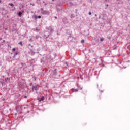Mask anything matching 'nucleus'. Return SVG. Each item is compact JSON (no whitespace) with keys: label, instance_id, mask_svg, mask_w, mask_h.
<instances>
[{"label":"nucleus","instance_id":"f257e3e1","mask_svg":"<svg viewBox=\"0 0 130 130\" xmlns=\"http://www.w3.org/2000/svg\"><path fill=\"white\" fill-rule=\"evenodd\" d=\"M99 40L101 42H102L104 40V38H101L100 37H96V39L95 40V41L96 42H99Z\"/></svg>","mask_w":130,"mask_h":130},{"label":"nucleus","instance_id":"f03ea898","mask_svg":"<svg viewBox=\"0 0 130 130\" xmlns=\"http://www.w3.org/2000/svg\"><path fill=\"white\" fill-rule=\"evenodd\" d=\"M41 14L43 15H49V11L47 10H42L41 11Z\"/></svg>","mask_w":130,"mask_h":130},{"label":"nucleus","instance_id":"7ed1b4c3","mask_svg":"<svg viewBox=\"0 0 130 130\" xmlns=\"http://www.w3.org/2000/svg\"><path fill=\"white\" fill-rule=\"evenodd\" d=\"M32 90H35L36 91H37V86H34L32 87Z\"/></svg>","mask_w":130,"mask_h":130},{"label":"nucleus","instance_id":"20e7f679","mask_svg":"<svg viewBox=\"0 0 130 130\" xmlns=\"http://www.w3.org/2000/svg\"><path fill=\"white\" fill-rule=\"evenodd\" d=\"M44 99H45L44 96H42L40 100H39V101H42V100H44Z\"/></svg>","mask_w":130,"mask_h":130},{"label":"nucleus","instance_id":"39448f33","mask_svg":"<svg viewBox=\"0 0 130 130\" xmlns=\"http://www.w3.org/2000/svg\"><path fill=\"white\" fill-rule=\"evenodd\" d=\"M18 16H19V17H22V12H19L18 13Z\"/></svg>","mask_w":130,"mask_h":130},{"label":"nucleus","instance_id":"423d86ee","mask_svg":"<svg viewBox=\"0 0 130 130\" xmlns=\"http://www.w3.org/2000/svg\"><path fill=\"white\" fill-rule=\"evenodd\" d=\"M9 5L11 6V7H14V4L13 3H9Z\"/></svg>","mask_w":130,"mask_h":130},{"label":"nucleus","instance_id":"0eeeda50","mask_svg":"<svg viewBox=\"0 0 130 130\" xmlns=\"http://www.w3.org/2000/svg\"><path fill=\"white\" fill-rule=\"evenodd\" d=\"M34 17L35 18V19H38V17L36 15H34Z\"/></svg>","mask_w":130,"mask_h":130},{"label":"nucleus","instance_id":"6e6552de","mask_svg":"<svg viewBox=\"0 0 130 130\" xmlns=\"http://www.w3.org/2000/svg\"><path fill=\"white\" fill-rule=\"evenodd\" d=\"M5 82H8V80H10V78H5Z\"/></svg>","mask_w":130,"mask_h":130},{"label":"nucleus","instance_id":"1a4fd4ad","mask_svg":"<svg viewBox=\"0 0 130 130\" xmlns=\"http://www.w3.org/2000/svg\"><path fill=\"white\" fill-rule=\"evenodd\" d=\"M73 92H78V89H72Z\"/></svg>","mask_w":130,"mask_h":130},{"label":"nucleus","instance_id":"9d476101","mask_svg":"<svg viewBox=\"0 0 130 130\" xmlns=\"http://www.w3.org/2000/svg\"><path fill=\"white\" fill-rule=\"evenodd\" d=\"M19 44H20L21 46H23V43H22V42H20L19 43Z\"/></svg>","mask_w":130,"mask_h":130},{"label":"nucleus","instance_id":"9b49d317","mask_svg":"<svg viewBox=\"0 0 130 130\" xmlns=\"http://www.w3.org/2000/svg\"><path fill=\"white\" fill-rule=\"evenodd\" d=\"M50 32H53V28H50Z\"/></svg>","mask_w":130,"mask_h":130},{"label":"nucleus","instance_id":"f8f14e48","mask_svg":"<svg viewBox=\"0 0 130 130\" xmlns=\"http://www.w3.org/2000/svg\"><path fill=\"white\" fill-rule=\"evenodd\" d=\"M38 19H41V16L39 15V16H38Z\"/></svg>","mask_w":130,"mask_h":130},{"label":"nucleus","instance_id":"ddd939ff","mask_svg":"<svg viewBox=\"0 0 130 130\" xmlns=\"http://www.w3.org/2000/svg\"><path fill=\"white\" fill-rule=\"evenodd\" d=\"M85 41L84 40H81V43H84Z\"/></svg>","mask_w":130,"mask_h":130},{"label":"nucleus","instance_id":"4468645a","mask_svg":"<svg viewBox=\"0 0 130 130\" xmlns=\"http://www.w3.org/2000/svg\"><path fill=\"white\" fill-rule=\"evenodd\" d=\"M88 14H89V15H92V13H91V12H89Z\"/></svg>","mask_w":130,"mask_h":130},{"label":"nucleus","instance_id":"2eb2a0df","mask_svg":"<svg viewBox=\"0 0 130 130\" xmlns=\"http://www.w3.org/2000/svg\"><path fill=\"white\" fill-rule=\"evenodd\" d=\"M12 50H13V51H15L16 50V49L15 48H13Z\"/></svg>","mask_w":130,"mask_h":130},{"label":"nucleus","instance_id":"dca6fc26","mask_svg":"<svg viewBox=\"0 0 130 130\" xmlns=\"http://www.w3.org/2000/svg\"><path fill=\"white\" fill-rule=\"evenodd\" d=\"M39 37H38V36H36V39H38Z\"/></svg>","mask_w":130,"mask_h":130},{"label":"nucleus","instance_id":"f3484780","mask_svg":"<svg viewBox=\"0 0 130 130\" xmlns=\"http://www.w3.org/2000/svg\"><path fill=\"white\" fill-rule=\"evenodd\" d=\"M54 18H55V19H57V17H56V16H55Z\"/></svg>","mask_w":130,"mask_h":130},{"label":"nucleus","instance_id":"a211bd4d","mask_svg":"<svg viewBox=\"0 0 130 130\" xmlns=\"http://www.w3.org/2000/svg\"><path fill=\"white\" fill-rule=\"evenodd\" d=\"M21 66L23 67V63H21Z\"/></svg>","mask_w":130,"mask_h":130},{"label":"nucleus","instance_id":"6ab92c4d","mask_svg":"<svg viewBox=\"0 0 130 130\" xmlns=\"http://www.w3.org/2000/svg\"><path fill=\"white\" fill-rule=\"evenodd\" d=\"M32 85V83H30V86H31Z\"/></svg>","mask_w":130,"mask_h":130},{"label":"nucleus","instance_id":"aec40b11","mask_svg":"<svg viewBox=\"0 0 130 130\" xmlns=\"http://www.w3.org/2000/svg\"><path fill=\"white\" fill-rule=\"evenodd\" d=\"M16 55H18V53H16Z\"/></svg>","mask_w":130,"mask_h":130},{"label":"nucleus","instance_id":"412c9836","mask_svg":"<svg viewBox=\"0 0 130 130\" xmlns=\"http://www.w3.org/2000/svg\"><path fill=\"white\" fill-rule=\"evenodd\" d=\"M36 30H37V31H39V29H36Z\"/></svg>","mask_w":130,"mask_h":130},{"label":"nucleus","instance_id":"4be33fe9","mask_svg":"<svg viewBox=\"0 0 130 130\" xmlns=\"http://www.w3.org/2000/svg\"><path fill=\"white\" fill-rule=\"evenodd\" d=\"M2 38H0V40H2Z\"/></svg>","mask_w":130,"mask_h":130},{"label":"nucleus","instance_id":"5701e85b","mask_svg":"<svg viewBox=\"0 0 130 130\" xmlns=\"http://www.w3.org/2000/svg\"><path fill=\"white\" fill-rule=\"evenodd\" d=\"M3 42H6L5 40H3Z\"/></svg>","mask_w":130,"mask_h":130},{"label":"nucleus","instance_id":"b1692460","mask_svg":"<svg viewBox=\"0 0 130 130\" xmlns=\"http://www.w3.org/2000/svg\"><path fill=\"white\" fill-rule=\"evenodd\" d=\"M106 7H108V4H107V5H106Z\"/></svg>","mask_w":130,"mask_h":130},{"label":"nucleus","instance_id":"393cba45","mask_svg":"<svg viewBox=\"0 0 130 130\" xmlns=\"http://www.w3.org/2000/svg\"><path fill=\"white\" fill-rule=\"evenodd\" d=\"M24 98H27V96H24Z\"/></svg>","mask_w":130,"mask_h":130},{"label":"nucleus","instance_id":"a878e982","mask_svg":"<svg viewBox=\"0 0 130 130\" xmlns=\"http://www.w3.org/2000/svg\"><path fill=\"white\" fill-rule=\"evenodd\" d=\"M95 17H97V14H95Z\"/></svg>","mask_w":130,"mask_h":130},{"label":"nucleus","instance_id":"bb28decb","mask_svg":"<svg viewBox=\"0 0 130 130\" xmlns=\"http://www.w3.org/2000/svg\"><path fill=\"white\" fill-rule=\"evenodd\" d=\"M29 46H31V44H29Z\"/></svg>","mask_w":130,"mask_h":130},{"label":"nucleus","instance_id":"cd10ccee","mask_svg":"<svg viewBox=\"0 0 130 130\" xmlns=\"http://www.w3.org/2000/svg\"><path fill=\"white\" fill-rule=\"evenodd\" d=\"M0 3H2V0H0Z\"/></svg>","mask_w":130,"mask_h":130},{"label":"nucleus","instance_id":"c85d7f7f","mask_svg":"<svg viewBox=\"0 0 130 130\" xmlns=\"http://www.w3.org/2000/svg\"><path fill=\"white\" fill-rule=\"evenodd\" d=\"M31 46V47H33V46Z\"/></svg>","mask_w":130,"mask_h":130},{"label":"nucleus","instance_id":"c756f323","mask_svg":"<svg viewBox=\"0 0 130 130\" xmlns=\"http://www.w3.org/2000/svg\"><path fill=\"white\" fill-rule=\"evenodd\" d=\"M57 35H58V33H57Z\"/></svg>","mask_w":130,"mask_h":130}]
</instances>
